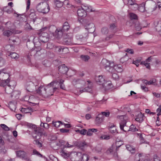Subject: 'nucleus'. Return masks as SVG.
Returning a JSON list of instances; mask_svg holds the SVG:
<instances>
[{
    "label": "nucleus",
    "instance_id": "nucleus-64",
    "mask_svg": "<svg viewBox=\"0 0 161 161\" xmlns=\"http://www.w3.org/2000/svg\"><path fill=\"white\" fill-rule=\"evenodd\" d=\"M158 8L161 10V0H157Z\"/></svg>",
    "mask_w": 161,
    "mask_h": 161
},
{
    "label": "nucleus",
    "instance_id": "nucleus-17",
    "mask_svg": "<svg viewBox=\"0 0 161 161\" xmlns=\"http://www.w3.org/2000/svg\"><path fill=\"white\" fill-rule=\"evenodd\" d=\"M95 80L98 84L101 86L105 81L104 76L102 75L96 76Z\"/></svg>",
    "mask_w": 161,
    "mask_h": 161
},
{
    "label": "nucleus",
    "instance_id": "nucleus-37",
    "mask_svg": "<svg viewBox=\"0 0 161 161\" xmlns=\"http://www.w3.org/2000/svg\"><path fill=\"white\" fill-rule=\"evenodd\" d=\"M126 149L130 152L131 153H134L135 151V149L134 147L131 146L129 145H126Z\"/></svg>",
    "mask_w": 161,
    "mask_h": 161
},
{
    "label": "nucleus",
    "instance_id": "nucleus-33",
    "mask_svg": "<svg viewBox=\"0 0 161 161\" xmlns=\"http://www.w3.org/2000/svg\"><path fill=\"white\" fill-rule=\"evenodd\" d=\"M40 41L39 38L38 37H35L34 38L33 42L35 47H36V45L40 46L41 45Z\"/></svg>",
    "mask_w": 161,
    "mask_h": 161
},
{
    "label": "nucleus",
    "instance_id": "nucleus-46",
    "mask_svg": "<svg viewBox=\"0 0 161 161\" xmlns=\"http://www.w3.org/2000/svg\"><path fill=\"white\" fill-rule=\"evenodd\" d=\"M41 126L44 127L45 129L47 130L49 128V125L47 123H44L41 122Z\"/></svg>",
    "mask_w": 161,
    "mask_h": 161
},
{
    "label": "nucleus",
    "instance_id": "nucleus-53",
    "mask_svg": "<svg viewBox=\"0 0 161 161\" xmlns=\"http://www.w3.org/2000/svg\"><path fill=\"white\" fill-rule=\"evenodd\" d=\"M140 62V59H137L135 60H133L132 63L136 65L137 67L139 65Z\"/></svg>",
    "mask_w": 161,
    "mask_h": 161
},
{
    "label": "nucleus",
    "instance_id": "nucleus-10",
    "mask_svg": "<svg viewBox=\"0 0 161 161\" xmlns=\"http://www.w3.org/2000/svg\"><path fill=\"white\" fill-rule=\"evenodd\" d=\"M87 82L89 85L88 87L85 88L83 89H81V88H78L77 90V92H75V93L78 95L84 92H90L91 91V88L92 87L91 82L90 81H87Z\"/></svg>",
    "mask_w": 161,
    "mask_h": 161
},
{
    "label": "nucleus",
    "instance_id": "nucleus-4",
    "mask_svg": "<svg viewBox=\"0 0 161 161\" xmlns=\"http://www.w3.org/2000/svg\"><path fill=\"white\" fill-rule=\"evenodd\" d=\"M70 26L67 22H65L63 26L62 29L58 28L56 29L55 33L58 38H60L62 35L63 32L67 31L69 29Z\"/></svg>",
    "mask_w": 161,
    "mask_h": 161
},
{
    "label": "nucleus",
    "instance_id": "nucleus-25",
    "mask_svg": "<svg viewBox=\"0 0 161 161\" xmlns=\"http://www.w3.org/2000/svg\"><path fill=\"white\" fill-rule=\"evenodd\" d=\"M16 153L17 157L19 158H25L26 157V153L23 151H16Z\"/></svg>",
    "mask_w": 161,
    "mask_h": 161
},
{
    "label": "nucleus",
    "instance_id": "nucleus-9",
    "mask_svg": "<svg viewBox=\"0 0 161 161\" xmlns=\"http://www.w3.org/2000/svg\"><path fill=\"white\" fill-rule=\"evenodd\" d=\"M123 70V69L121 65H114V66H112V67H110V69L108 70V71L111 73H113L115 71L118 72H122Z\"/></svg>",
    "mask_w": 161,
    "mask_h": 161
},
{
    "label": "nucleus",
    "instance_id": "nucleus-38",
    "mask_svg": "<svg viewBox=\"0 0 161 161\" xmlns=\"http://www.w3.org/2000/svg\"><path fill=\"white\" fill-rule=\"evenodd\" d=\"M54 2L56 7H61L63 5V1L60 0H55Z\"/></svg>",
    "mask_w": 161,
    "mask_h": 161
},
{
    "label": "nucleus",
    "instance_id": "nucleus-51",
    "mask_svg": "<svg viewBox=\"0 0 161 161\" xmlns=\"http://www.w3.org/2000/svg\"><path fill=\"white\" fill-rule=\"evenodd\" d=\"M109 131L112 134H116L118 133V132L117 131V130L116 127L112 129H109Z\"/></svg>",
    "mask_w": 161,
    "mask_h": 161
},
{
    "label": "nucleus",
    "instance_id": "nucleus-6",
    "mask_svg": "<svg viewBox=\"0 0 161 161\" xmlns=\"http://www.w3.org/2000/svg\"><path fill=\"white\" fill-rule=\"evenodd\" d=\"M42 135L46 136H47V133L46 132H40L39 128H35L32 132L33 137L37 140L40 139Z\"/></svg>",
    "mask_w": 161,
    "mask_h": 161
},
{
    "label": "nucleus",
    "instance_id": "nucleus-22",
    "mask_svg": "<svg viewBox=\"0 0 161 161\" xmlns=\"http://www.w3.org/2000/svg\"><path fill=\"white\" fill-rule=\"evenodd\" d=\"M77 14L79 17H85L86 15V12L82 8H80L78 9Z\"/></svg>",
    "mask_w": 161,
    "mask_h": 161
},
{
    "label": "nucleus",
    "instance_id": "nucleus-12",
    "mask_svg": "<svg viewBox=\"0 0 161 161\" xmlns=\"http://www.w3.org/2000/svg\"><path fill=\"white\" fill-rule=\"evenodd\" d=\"M65 142L60 141L58 142H54L53 143L54 149H58L60 148L61 149L65 147Z\"/></svg>",
    "mask_w": 161,
    "mask_h": 161
},
{
    "label": "nucleus",
    "instance_id": "nucleus-31",
    "mask_svg": "<svg viewBox=\"0 0 161 161\" xmlns=\"http://www.w3.org/2000/svg\"><path fill=\"white\" fill-rule=\"evenodd\" d=\"M9 82V78L4 79V80H1L0 81V86L3 87L6 86L8 85Z\"/></svg>",
    "mask_w": 161,
    "mask_h": 161
},
{
    "label": "nucleus",
    "instance_id": "nucleus-58",
    "mask_svg": "<svg viewBox=\"0 0 161 161\" xmlns=\"http://www.w3.org/2000/svg\"><path fill=\"white\" fill-rule=\"evenodd\" d=\"M1 126L2 128L5 131H8L9 130V128L5 124H1Z\"/></svg>",
    "mask_w": 161,
    "mask_h": 161
},
{
    "label": "nucleus",
    "instance_id": "nucleus-1",
    "mask_svg": "<svg viewBox=\"0 0 161 161\" xmlns=\"http://www.w3.org/2000/svg\"><path fill=\"white\" fill-rule=\"evenodd\" d=\"M58 81H53L45 86V90H43V94L44 97H48L53 95L54 92L56 91L58 87L57 86Z\"/></svg>",
    "mask_w": 161,
    "mask_h": 161
},
{
    "label": "nucleus",
    "instance_id": "nucleus-59",
    "mask_svg": "<svg viewBox=\"0 0 161 161\" xmlns=\"http://www.w3.org/2000/svg\"><path fill=\"white\" fill-rule=\"evenodd\" d=\"M33 153L34 155H36L39 157H42V155L36 149H34L33 151Z\"/></svg>",
    "mask_w": 161,
    "mask_h": 161
},
{
    "label": "nucleus",
    "instance_id": "nucleus-47",
    "mask_svg": "<svg viewBox=\"0 0 161 161\" xmlns=\"http://www.w3.org/2000/svg\"><path fill=\"white\" fill-rule=\"evenodd\" d=\"M135 26L136 29L138 31H139L141 29V27L138 22H136Z\"/></svg>",
    "mask_w": 161,
    "mask_h": 161
},
{
    "label": "nucleus",
    "instance_id": "nucleus-32",
    "mask_svg": "<svg viewBox=\"0 0 161 161\" xmlns=\"http://www.w3.org/2000/svg\"><path fill=\"white\" fill-rule=\"evenodd\" d=\"M8 56H10L12 59H14L15 60H17L19 57V55L14 52L10 53L8 55Z\"/></svg>",
    "mask_w": 161,
    "mask_h": 161
},
{
    "label": "nucleus",
    "instance_id": "nucleus-13",
    "mask_svg": "<svg viewBox=\"0 0 161 161\" xmlns=\"http://www.w3.org/2000/svg\"><path fill=\"white\" fill-rule=\"evenodd\" d=\"M6 25L7 28L8 29H10V30H6L4 31L3 34L4 35L8 37L10 35H11L12 33L14 32L13 30H12L11 28V26L13 25L12 24H11L10 22H8L6 23Z\"/></svg>",
    "mask_w": 161,
    "mask_h": 161
},
{
    "label": "nucleus",
    "instance_id": "nucleus-48",
    "mask_svg": "<svg viewBox=\"0 0 161 161\" xmlns=\"http://www.w3.org/2000/svg\"><path fill=\"white\" fill-rule=\"evenodd\" d=\"M64 82V80L62 79H61L59 82V84L60 88L62 89H65V85L63 84Z\"/></svg>",
    "mask_w": 161,
    "mask_h": 161
},
{
    "label": "nucleus",
    "instance_id": "nucleus-57",
    "mask_svg": "<svg viewBox=\"0 0 161 161\" xmlns=\"http://www.w3.org/2000/svg\"><path fill=\"white\" fill-rule=\"evenodd\" d=\"M112 77L115 80H118L119 78V76L117 73H115L112 74Z\"/></svg>",
    "mask_w": 161,
    "mask_h": 161
},
{
    "label": "nucleus",
    "instance_id": "nucleus-34",
    "mask_svg": "<svg viewBox=\"0 0 161 161\" xmlns=\"http://www.w3.org/2000/svg\"><path fill=\"white\" fill-rule=\"evenodd\" d=\"M80 157V160L81 161H87L89 158L88 156L86 154H82L81 153V155Z\"/></svg>",
    "mask_w": 161,
    "mask_h": 161
},
{
    "label": "nucleus",
    "instance_id": "nucleus-52",
    "mask_svg": "<svg viewBox=\"0 0 161 161\" xmlns=\"http://www.w3.org/2000/svg\"><path fill=\"white\" fill-rule=\"evenodd\" d=\"M102 33L103 34H107L108 32V30L107 28L104 27L102 29Z\"/></svg>",
    "mask_w": 161,
    "mask_h": 161
},
{
    "label": "nucleus",
    "instance_id": "nucleus-23",
    "mask_svg": "<svg viewBox=\"0 0 161 161\" xmlns=\"http://www.w3.org/2000/svg\"><path fill=\"white\" fill-rule=\"evenodd\" d=\"M37 88L36 90V93L44 97L43 92V90H45V86L41 85L39 87H37Z\"/></svg>",
    "mask_w": 161,
    "mask_h": 161
},
{
    "label": "nucleus",
    "instance_id": "nucleus-45",
    "mask_svg": "<svg viewBox=\"0 0 161 161\" xmlns=\"http://www.w3.org/2000/svg\"><path fill=\"white\" fill-rule=\"evenodd\" d=\"M10 109L13 111H14L16 109L15 105L12 103H10L9 104Z\"/></svg>",
    "mask_w": 161,
    "mask_h": 161
},
{
    "label": "nucleus",
    "instance_id": "nucleus-20",
    "mask_svg": "<svg viewBox=\"0 0 161 161\" xmlns=\"http://www.w3.org/2000/svg\"><path fill=\"white\" fill-rule=\"evenodd\" d=\"M58 70L60 73L66 74L68 70V68L65 64H62L58 67Z\"/></svg>",
    "mask_w": 161,
    "mask_h": 161
},
{
    "label": "nucleus",
    "instance_id": "nucleus-61",
    "mask_svg": "<svg viewBox=\"0 0 161 161\" xmlns=\"http://www.w3.org/2000/svg\"><path fill=\"white\" fill-rule=\"evenodd\" d=\"M34 142H35L37 146L40 148L42 146V143L40 142L38 140H35Z\"/></svg>",
    "mask_w": 161,
    "mask_h": 161
},
{
    "label": "nucleus",
    "instance_id": "nucleus-36",
    "mask_svg": "<svg viewBox=\"0 0 161 161\" xmlns=\"http://www.w3.org/2000/svg\"><path fill=\"white\" fill-rule=\"evenodd\" d=\"M33 109L31 108H22L21 111L24 113H29L33 111Z\"/></svg>",
    "mask_w": 161,
    "mask_h": 161
},
{
    "label": "nucleus",
    "instance_id": "nucleus-43",
    "mask_svg": "<svg viewBox=\"0 0 161 161\" xmlns=\"http://www.w3.org/2000/svg\"><path fill=\"white\" fill-rule=\"evenodd\" d=\"M138 130L136 126L132 125L130 126V128H128L127 131H136Z\"/></svg>",
    "mask_w": 161,
    "mask_h": 161
},
{
    "label": "nucleus",
    "instance_id": "nucleus-35",
    "mask_svg": "<svg viewBox=\"0 0 161 161\" xmlns=\"http://www.w3.org/2000/svg\"><path fill=\"white\" fill-rule=\"evenodd\" d=\"M146 3L143 2L141 4L140 6L138 7V10L141 12H143L145 11V6Z\"/></svg>",
    "mask_w": 161,
    "mask_h": 161
},
{
    "label": "nucleus",
    "instance_id": "nucleus-28",
    "mask_svg": "<svg viewBox=\"0 0 161 161\" xmlns=\"http://www.w3.org/2000/svg\"><path fill=\"white\" fill-rule=\"evenodd\" d=\"M104 117L101 114H99L96 117L95 119V122L96 124H101L103 121Z\"/></svg>",
    "mask_w": 161,
    "mask_h": 161
},
{
    "label": "nucleus",
    "instance_id": "nucleus-2",
    "mask_svg": "<svg viewBox=\"0 0 161 161\" xmlns=\"http://www.w3.org/2000/svg\"><path fill=\"white\" fill-rule=\"evenodd\" d=\"M36 8L38 12L43 13H47L50 10L49 5L46 2L38 3L37 5Z\"/></svg>",
    "mask_w": 161,
    "mask_h": 161
},
{
    "label": "nucleus",
    "instance_id": "nucleus-15",
    "mask_svg": "<svg viewBox=\"0 0 161 161\" xmlns=\"http://www.w3.org/2000/svg\"><path fill=\"white\" fill-rule=\"evenodd\" d=\"M113 87V85L110 81H105L101 86L100 87L103 90L106 91L110 89Z\"/></svg>",
    "mask_w": 161,
    "mask_h": 161
},
{
    "label": "nucleus",
    "instance_id": "nucleus-63",
    "mask_svg": "<svg viewBox=\"0 0 161 161\" xmlns=\"http://www.w3.org/2000/svg\"><path fill=\"white\" fill-rule=\"evenodd\" d=\"M8 7H6L5 8V11L8 14H10L12 12H13V9L12 8H7Z\"/></svg>",
    "mask_w": 161,
    "mask_h": 161
},
{
    "label": "nucleus",
    "instance_id": "nucleus-5",
    "mask_svg": "<svg viewBox=\"0 0 161 161\" xmlns=\"http://www.w3.org/2000/svg\"><path fill=\"white\" fill-rule=\"evenodd\" d=\"M120 119H123L119 123V127L121 130L124 132H126L128 130V127L126 125V116L125 115H121L120 116Z\"/></svg>",
    "mask_w": 161,
    "mask_h": 161
},
{
    "label": "nucleus",
    "instance_id": "nucleus-3",
    "mask_svg": "<svg viewBox=\"0 0 161 161\" xmlns=\"http://www.w3.org/2000/svg\"><path fill=\"white\" fill-rule=\"evenodd\" d=\"M34 84L33 82L30 81L27 83L26 86V90L27 91L29 92L30 94L34 92H36V86L38 85V82L36 80Z\"/></svg>",
    "mask_w": 161,
    "mask_h": 161
},
{
    "label": "nucleus",
    "instance_id": "nucleus-24",
    "mask_svg": "<svg viewBox=\"0 0 161 161\" xmlns=\"http://www.w3.org/2000/svg\"><path fill=\"white\" fill-rule=\"evenodd\" d=\"M72 83L74 85L81 84L83 86H84L86 84V82L84 80L79 79H74L73 80Z\"/></svg>",
    "mask_w": 161,
    "mask_h": 161
},
{
    "label": "nucleus",
    "instance_id": "nucleus-11",
    "mask_svg": "<svg viewBox=\"0 0 161 161\" xmlns=\"http://www.w3.org/2000/svg\"><path fill=\"white\" fill-rule=\"evenodd\" d=\"M101 64L108 71L112 66H114V62H110L105 59H102Z\"/></svg>",
    "mask_w": 161,
    "mask_h": 161
},
{
    "label": "nucleus",
    "instance_id": "nucleus-56",
    "mask_svg": "<svg viewBox=\"0 0 161 161\" xmlns=\"http://www.w3.org/2000/svg\"><path fill=\"white\" fill-rule=\"evenodd\" d=\"M127 55V54L126 53L125 56L120 59V61L122 63H124L128 59V58L126 56Z\"/></svg>",
    "mask_w": 161,
    "mask_h": 161
},
{
    "label": "nucleus",
    "instance_id": "nucleus-27",
    "mask_svg": "<svg viewBox=\"0 0 161 161\" xmlns=\"http://www.w3.org/2000/svg\"><path fill=\"white\" fill-rule=\"evenodd\" d=\"M80 8L83 9H84L86 12L94 11V10H92L91 6H89L87 4H82Z\"/></svg>",
    "mask_w": 161,
    "mask_h": 161
},
{
    "label": "nucleus",
    "instance_id": "nucleus-62",
    "mask_svg": "<svg viewBox=\"0 0 161 161\" xmlns=\"http://www.w3.org/2000/svg\"><path fill=\"white\" fill-rule=\"evenodd\" d=\"M101 114H102L103 115V117L105 116L106 117H108L109 116L110 114V113L109 112H102Z\"/></svg>",
    "mask_w": 161,
    "mask_h": 161
},
{
    "label": "nucleus",
    "instance_id": "nucleus-40",
    "mask_svg": "<svg viewBox=\"0 0 161 161\" xmlns=\"http://www.w3.org/2000/svg\"><path fill=\"white\" fill-rule=\"evenodd\" d=\"M110 138V136L105 135H102L99 137V139L101 140H108Z\"/></svg>",
    "mask_w": 161,
    "mask_h": 161
},
{
    "label": "nucleus",
    "instance_id": "nucleus-29",
    "mask_svg": "<svg viewBox=\"0 0 161 161\" xmlns=\"http://www.w3.org/2000/svg\"><path fill=\"white\" fill-rule=\"evenodd\" d=\"M60 153L61 156L64 158H70V153L66 151L61 149Z\"/></svg>",
    "mask_w": 161,
    "mask_h": 161
},
{
    "label": "nucleus",
    "instance_id": "nucleus-7",
    "mask_svg": "<svg viewBox=\"0 0 161 161\" xmlns=\"http://www.w3.org/2000/svg\"><path fill=\"white\" fill-rule=\"evenodd\" d=\"M42 50L39 46H37L34 48L31 51V55L34 56L35 57L37 58L41 55L42 54Z\"/></svg>",
    "mask_w": 161,
    "mask_h": 161
},
{
    "label": "nucleus",
    "instance_id": "nucleus-14",
    "mask_svg": "<svg viewBox=\"0 0 161 161\" xmlns=\"http://www.w3.org/2000/svg\"><path fill=\"white\" fill-rule=\"evenodd\" d=\"M9 74L6 68H3L0 70V79L2 80H4L8 78Z\"/></svg>",
    "mask_w": 161,
    "mask_h": 161
},
{
    "label": "nucleus",
    "instance_id": "nucleus-54",
    "mask_svg": "<svg viewBox=\"0 0 161 161\" xmlns=\"http://www.w3.org/2000/svg\"><path fill=\"white\" fill-rule=\"evenodd\" d=\"M130 15L131 19H136L137 18L136 15L134 13H130Z\"/></svg>",
    "mask_w": 161,
    "mask_h": 161
},
{
    "label": "nucleus",
    "instance_id": "nucleus-41",
    "mask_svg": "<svg viewBox=\"0 0 161 161\" xmlns=\"http://www.w3.org/2000/svg\"><path fill=\"white\" fill-rule=\"evenodd\" d=\"M63 4L68 8H71L72 5L68 0H64L63 2Z\"/></svg>",
    "mask_w": 161,
    "mask_h": 161
},
{
    "label": "nucleus",
    "instance_id": "nucleus-55",
    "mask_svg": "<svg viewBox=\"0 0 161 161\" xmlns=\"http://www.w3.org/2000/svg\"><path fill=\"white\" fill-rule=\"evenodd\" d=\"M81 59L84 61H87L89 59V57L87 55H83L81 56Z\"/></svg>",
    "mask_w": 161,
    "mask_h": 161
},
{
    "label": "nucleus",
    "instance_id": "nucleus-39",
    "mask_svg": "<svg viewBox=\"0 0 161 161\" xmlns=\"http://www.w3.org/2000/svg\"><path fill=\"white\" fill-rule=\"evenodd\" d=\"M14 48V46L11 44L8 45L5 47V49L8 52L13 51Z\"/></svg>",
    "mask_w": 161,
    "mask_h": 161
},
{
    "label": "nucleus",
    "instance_id": "nucleus-19",
    "mask_svg": "<svg viewBox=\"0 0 161 161\" xmlns=\"http://www.w3.org/2000/svg\"><path fill=\"white\" fill-rule=\"evenodd\" d=\"M145 117L144 114H142L141 112H139L136 116L135 120L139 122L142 123Z\"/></svg>",
    "mask_w": 161,
    "mask_h": 161
},
{
    "label": "nucleus",
    "instance_id": "nucleus-60",
    "mask_svg": "<svg viewBox=\"0 0 161 161\" xmlns=\"http://www.w3.org/2000/svg\"><path fill=\"white\" fill-rule=\"evenodd\" d=\"M123 143L121 141L116 142V145L117 147L116 150H117L118 148L120 147V146Z\"/></svg>",
    "mask_w": 161,
    "mask_h": 161
},
{
    "label": "nucleus",
    "instance_id": "nucleus-21",
    "mask_svg": "<svg viewBox=\"0 0 161 161\" xmlns=\"http://www.w3.org/2000/svg\"><path fill=\"white\" fill-rule=\"evenodd\" d=\"M85 27V29L88 30V31L90 33L93 32L95 31L94 25L93 23H90L87 24Z\"/></svg>",
    "mask_w": 161,
    "mask_h": 161
},
{
    "label": "nucleus",
    "instance_id": "nucleus-50",
    "mask_svg": "<svg viewBox=\"0 0 161 161\" xmlns=\"http://www.w3.org/2000/svg\"><path fill=\"white\" fill-rule=\"evenodd\" d=\"M12 96L14 97H18V95H19V92L17 91H14L13 92Z\"/></svg>",
    "mask_w": 161,
    "mask_h": 161
},
{
    "label": "nucleus",
    "instance_id": "nucleus-8",
    "mask_svg": "<svg viewBox=\"0 0 161 161\" xmlns=\"http://www.w3.org/2000/svg\"><path fill=\"white\" fill-rule=\"evenodd\" d=\"M81 153L74 152L70 153V158L72 161L80 160Z\"/></svg>",
    "mask_w": 161,
    "mask_h": 161
},
{
    "label": "nucleus",
    "instance_id": "nucleus-26",
    "mask_svg": "<svg viewBox=\"0 0 161 161\" xmlns=\"http://www.w3.org/2000/svg\"><path fill=\"white\" fill-rule=\"evenodd\" d=\"M19 38L15 36L12 37L9 39V42L11 44L13 43L14 44H17L19 43Z\"/></svg>",
    "mask_w": 161,
    "mask_h": 161
},
{
    "label": "nucleus",
    "instance_id": "nucleus-49",
    "mask_svg": "<svg viewBox=\"0 0 161 161\" xmlns=\"http://www.w3.org/2000/svg\"><path fill=\"white\" fill-rule=\"evenodd\" d=\"M5 62V60L3 58L0 57V67L4 65Z\"/></svg>",
    "mask_w": 161,
    "mask_h": 161
},
{
    "label": "nucleus",
    "instance_id": "nucleus-30",
    "mask_svg": "<svg viewBox=\"0 0 161 161\" xmlns=\"http://www.w3.org/2000/svg\"><path fill=\"white\" fill-rule=\"evenodd\" d=\"M14 87V85L11 86L9 84L6 86L5 88V91L6 93L8 94L11 93Z\"/></svg>",
    "mask_w": 161,
    "mask_h": 161
},
{
    "label": "nucleus",
    "instance_id": "nucleus-42",
    "mask_svg": "<svg viewBox=\"0 0 161 161\" xmlns=\"http://www.w3.org/2000/svg\"><path fill=\"white\" fill-rule=\"evenodd\" d=\"M156 80L155 79H153L148 81V85H153L154 86H156L157 84L156 83Z\"/></svg>",
    "mask_w": 161,
    "mask_h": 161
},
{
    "label": "nucleus",
    "instance_id": "nucleus-18",
    "mask_svg": "<svg viewBox=\"0 0 161 161\" xmlns=\"http://www.w3.org/2000/svg\"><path fill=\"white\" fill-rule=\"evenodd\" d=\"M55 50L60 53H65L69 52V49L66 47L64 46H58L55 47Z\"/></svg>",
    "mask_w": 161,
    "mask_h": 161
},
{
    "label": "nucleus",
    "instance_id": "nucleus-44",
    "mask_svg": "<svg viewBox=\"0 0 161 161\" xmlns=\"http://www.w3.org/2000/svg\"><path fill=\"white\" fill-rule=\"evenodd\" d=\"M52 123L54 126L56 127H59L60 124L63 125V123L60 121H58L55 122L53 121Z\"/></svg>",
    "mask_w": 161,
    "mask_h": 161
},
{
    "label": "nucleus",
    "instance_id": "nucleus-16",
    "mask_svg": "<svg viewBox=\"0 0 161 161\" xmlns=\"http://www.w3.org/2000/svg\"><path fill=\"white\" fill-rule=\"evenodd\" d=\"M49 36L47 32H42L39 36V40L41 42L45 43L49 40Z\"/></svg>",
    "mask_w": 161,
    "mask_h": 161
}]
</instances>
